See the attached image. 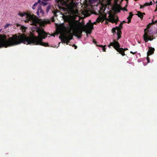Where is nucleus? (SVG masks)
<instances>
[{
    "mask_svg": "<svg viewBox=\"0 0 157 157\" xmlns=\"http://www.w3.org/2000/svg\"><path fill=\"white\" fill-rule=\"evenodd\" d=\"M96 22H94V24H96Z\"/></svg>",
    "mask_w": 157,
    "mask_h": 157,
    "instance_id": "23",
    "label": "nucleus"
},
{
    "mask_svg": "<svg viewBox=\"0 0 157 157\" xmlns=\"http://www.w3.org/2000/svg\"><path fill=\"white\" fill-rule=\"evenodd\" d=\"M49 0H43V1H45V2H46V1H48Z\"/></svg>",
    "mask_w": 157,
    "mask_h": 157,
    "instance_id": "20",
    "label": "nucleus"
},
{
    "mask_svg": "<svg viewBox=\"0 0 157 157\" xmlns=\"http://www.w3.org/2000/svg\"><path fill=\"white\" fill-rule=\"evenodd\" d=\"M40 2V0H38V1H37V3L36 2L35 3H34L33 5V6L32 7V9L33 10L35 9V8H36V6L37 5V3H39Z\"/></svg>",
    "mask_w": 157,
    "mask_h": 157,
    "instance_id": "10",
    "label": "nucleus"
},
{
    "mask_svg": "<svg viewBox=\"0 0 157 157\" xmlns=\"http://www.w3.org/2000/svg\"><path fill=\"white\" fill-rule=\"evenodd\" d=\"M1 31V30H0V32Z\"/></svg>",
    "mask_w": 157,
    "mask_h": 157,
    "instance_id": "25",
    "label": "nucleus"
},
{
    "mask_svg": "<svg viewBox=\"0 0 157 157\" xmlns=\"http://www.w3.org/2000/svg\"><path fill=\"white\" fill-rule=\"evenodd\" d=\"M50 9V6H49L47 7V9L46 10V11H47V12H48L49 10Z\"/></svg>",
    "mask_w": 157,
    "mask_h": 157,
    "instance_id": "15",
    "label": "nucleus"
},
{
    "mask_svg": "<svg viewBox=\"0 0 157 157\" xmlns=\"http://www.w3.org/2000/svg\"><path fill=\"white\" fill-rule=\"evenodd\" d=\"M9 25V24H7L5 26V28H6Z\"/></svg>",
    "mask_w": 157,
    "mask_h": 157,
    "instance_id": "17",
    "label": "nucleus"
},
{
    "mask_svg": "<svg viewBox=\"0 0 157 157\" xmlns=\"http://www.w3.org/2000/svg\"><path fill=\"white\" fill-rule=\"evenodd\" d=\"M126 22L125 21H123L119 25V27H117L116 29L113 28L112 29V32L113 33H117V35L118 36V39L117 40H118L121 37V32L120 31V28H121L122 26V24L123 23H125Z\"/></svg>",
    "mask_w": 157,
    "mask_h": 157,
    "instance_id": "5",
    "label": "nucleus"
},
{
    "mask_svg": "<svg viewBox=\"0 0 157 157\" xmlns=\"http://www.w3.org/2000/svg\"><path fill=\"white\" fill-rule=\"evenodd\" d=\"M131 53H132V52H131Z\"/></svg>",
    "mask_w": 157,
    "mask_h": 157,
    "instance_id": "24",
    "label": "nucleus"
},
{
    "mask_svg": "<svg viewBox=\"0 0 157 157\" xmlns=\"http://www.w3.org/2000/svg\"><path fill=\"white\" fill-rule=\"evenodd\" d=\"M98 46L101 47L102 48V49L103 50V51H105V46H103V45H99Z\"/></svg>",
    "mask_w": 157,
    "mask_h": 157,
    "instance_id": "13",
    "label": "nucleus"
},
{
    "mask_svg": "<svg viewBox=\"0 0 157 157\" xmlns=\"http://www.w3.org/2000/svg\"><path fill=\"white\" fill-rule=\"evenodd\" d=\"M155 23L157 24V20L156 21H155Z\"/></svg>",
    "mask_w": 157,
    "mask_h": 157,
    "instance_id": "21",
    "label": "nucleus"
},
{
    "mask_svg": "<svg viewBox=\"0 0 157 157\" xmlns=\"http://www.w3.org/2000/svg\"><path fill=\"white\" fill-rule=\"evenodd\" d=\"M18 15L22 18L25 22L30 25H33L36 27V32L37 33L38 36L34 35L30 37H27L24 35L16 34L12 37L8 38L5 35H0V48L14 46L23 43L26 44H34L40 45L44 46H48V44L42 42L43 39L47 37V33L44 30L41 26L48 23L49 21H44L37 18L35 15L28 11L26 12H19Z\"/></svg>",
    "mask_w": 157,
    "mask_h": 157,
    "instance_id": "1",
    "label": "nucleus"
},
{
    "mask_svg": "<svg viewBox=\"0 0 157 157\" xmlns=\"http://www.w3.org/2000/svg\"><path fill=\"white\" fill-rule=\"evenodd\" d=\"M155 49L154 48L149 47V50H148V52L147 53V61L148 63L149 62V58L148 57V56L151 55L154 52V51Z\"/></svg>",
    "mask_w": 157,
    "mask_h": 157,
    "instance_id": "6",
    "label": "nucleus"
},
{
    "mask_svg": "<svg viewBox=\"0 0 157 157\" xmlns=\"http://www.w3.org/2000/svg\"><path fill=\"white\" fill-rule=\"evenodd\" d=\"M72 11L73 12V13L75 14V15L76 16H78V15L79 14L78 13V11L77 10H72Z\"/></svg>",
    "mask_w": 157,
    "mask_h": 157,
    "instance_id": "11",
    "label": "nucleus"
},
{
    "mask_svg": "<svg viewBox=\"0 0 157 157\" xmlns=\"http://www.w3.org/2000/svg\"><path fill=\"white\" fill-rule=\"evenodd\" d=\"M83 14L85 17L89 16L90 15L89 12L86 10H85L83 12Z\"/></svg>",
    "mask_w": 157,
    "mask_h": 157,
    "instance_id": "9",
    "label": "nucleus"
},
{
    "mask_svg": "<svg viewBox=\"0 0 157 157\" xmlns=\"http://www.w3.org/2000/svg\"><path fill=\"white\" fill-rule=\"evenodd\" d=\"M144 34L143 35V38L145 42H147L148 40H153V32L151 30H149V26L148 25L147 28L144 30Z\"/></svg>",
    "mask_w": 157,
    "mask_h": 157,
    "instance_id": "3",
    "label": "nucleus"
},
{
    "mask_svg": "<svg viewBox=\"0 0 157 157\" xmlns=\"http://www.w3.org/2000/svg\"><path fill=\"white\" fill-rule=\"evenodd\" d=\"M137 15L139 17H140V18L143 17V15L142 13L138 12L137 14Z\"/></svg>",
    "mask_w": 157,
    "mask_h": 157,
    "instance_id": "12",
    "label": "nucleus"
},
{
    "mask_svg": "<svg viewBox=\"0 0 157 157\" xmlns=\"http://www.w3.org/2000/svg\"><path fill=\"white\" fill-rule=\"evenodd\" d=\"M92 0L94 2V1H96L97 0Z\"/></svg>",
    "mask_w": 157,
    "mask_h": 157,
    "instance_id": "22",
    "label": "nucleus"
},
{
    "mask_svg": "<svg viewBox=\"0 0 157 157\" xmlns=\"http://www.w3.org/2000/svg\"><path fill=\"white\" fill-rule=\"evenodd\" d=\"M65 21L68 22L69 27H67L63 24H61L57 31L60 34L59 38L61 39L62 42L68 44L70 40L72 39L73 34L80 38L83 31L86 33H90L93 28V23H87L86 25L81 23L77 22L72 20L68 17H64Z\"/></svg>",
    "mask_w": 157,
    "mask_h": 157,
    "instance_id": "2",
    "label": "nucleus"
},
{
    "mask_svg": "<svg viewBox=\"0 0 157 157\" xmlns=\"http://www.w3.org/2000/svg\"><path fill=\"white\" fill-rule=\"evenodd\" d=\"M22 28V31H23V30H25V28L24 27H21Z\"/></svg>",
    "mask_w": 157,
    "mask_h": 157,
    "instance_id": "19",
    "label": "nucleus"
},
{
    "mask_svg": "<svg viewBox=\"0 0 157 157\" xmlns=\"http://www.w3.org/2000/svg\"><path fill=\"white\" fill-rule=\"evenodd\" d=\"M36 14L37 15L40 16H43L44 14V11L42 10L40 6H39L38 7Z\"/></svg>",
    "mask_w": 157,
    "mask_h": 157,
    "instance_id": "7",
    "label": "nucleus"
},
{
    "mask_svg": "<svg viewBox=\"0 0 157 157\" xmlns=\"http://www.w3.org/2000/svg\"><path fill=\"white\" fill-rule=\"evenodd\" d=\"M42 4L44 6H45V5H46L47 4V3L46 2H42Z\"/></svg>",
    "mask_w": 157,
    "mask_h": 157,
    "instance_id": "16",
    "label": "nucleus"
},
{
    "mask_svg": "<svg viewBox=\"0 0 157 157\" xmlns=\"http://www.w3.org/2000/svg\"><path fill=\"white\" fill-rule=\"evenodd\" d=\"M152 2H150V3H146L144 6H150L152 4Z\"/></svg>",
    "mask_w": 157,
    "mask_h": 157,
    "instance_id": "14",
    "label": "nucleus"
},
{
    "mask_svg": "<svg viewBox=\"0 0 157 157\" xmlns=\"http://www.w3.org/2000/svg\"><path fill=\"white\" fill-rule=\"evenodd\" d=\"M73 47H75V49H76L77 48V46L76 45H73V46H72Z\"/></svg>",
    "mask_w": 157,
    "mask_h": 157,
    "instance_id": "18",
    "label": "nucleus"
},
{
    "mask_svg": "<svg viewBox=\"0 0 157 157\" xmlns=\"http://www.w3.org/2000/svg\"><path fill=\"white\" fill-rule=\"evenodd\" d=\"M110 46H113L115 49L123 56L124 55V50L123 48H120V46L118 42L115 40H113V41L112 42H110V44L108 46L109 48H110Z\"/></svg>",
    "mask_w": 157,
    "mask_h": 157,
    "instance_id": "4",
    "label": "nucleus"
},
{
    "mask_svg": "<svg viewBox=\"0 0 157 157\" xmlns=\"http://www.w3.org/2000/svg\"><path fill=\"white\" fill-rule=\"evenodd\" d=\"M132 13H129V15L128 17L127 18V19H128L127 23H129L131 22V19L132 16Z\"/></svg>",
    "mask_w": 157,
    "mask_h": 157,
    "instance_id": "8",
    "label": "nucleus"
}]
</instances>
